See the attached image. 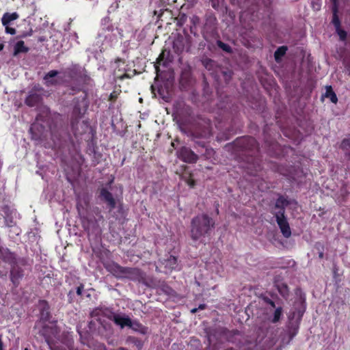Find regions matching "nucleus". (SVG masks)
Here are the masks:
<instances>
[{"label": "nucleus", "instance_id": "obj_1", "mask_svg": "<svg viewBox=\"0 0 350 350\" xmlns=\"http://www.w3.org/2000/svg\"><path fill=\"white\" fill-rule=\"evenodd\" d=\"M213 220L206 215H201L192 220L191 237L193 240L200 239L211 228L214 227Z\"/></svg>", "mask_w": 350, "mask_h": 350}, {"label": "nucleus", "instance_id": "obj_2", "mask_svg": "<svg viewBox=\"0 0 350 350\" xmlns=\"http://www.w3.org/2000/svg\"><path fill=\"white\" fill-rule=\"evenodd\" d=\"M114 323L120 325L122 328L128 326L136 329L139 325L137 323H133L130 318L124 314H114L113 317Z\"/></svg>", "mask_w": 350, "mask_h": 350}, {"label": "nucleus", "instance_id": "obj_3", "mask_svg": "<svg viewBox=\"0 0 350 350\" xmlns=\"http://www.w3.org/2000/svg\"><path fill=\"white\" fill-rule=\"evenodd\" d=\"M276 220L283 235L286 238L289 237L291 234V232L289 225L284 217V213H281L280 214H278L276 215Z\"/></svg>", "mask_w": 350, "mask_h": 350}, {"label": "nucleus", "instance_id": "obj_4", "mask_svg": "<svg viewBox=\"0 0 350 350\" xmlns=\"http://www.w3.org/2000/svg\"><path fill=\"white\" fill-rule=\"evenodd\" d=\"M178 157L185 162L192 163L197 160V156L189 149L183 148L178 152Z\"/></svg>", "mask_w": 350, "mask_h": 350}, {"label": "nucleus", "instance_id": "obj_5", "mask_svg": "<svg viewBox=\"0 0 350 350\" xmlns=\"http://www.w3.org/2000/svg\"><path fill=\"white\" fill-rule=\"evenodd\" d=\"M107 268L114 275L118 278L124 277L129 272V269H125L117 264L110 265Z\"/></svg>", "mask_w": 350, "mask_h": 350}, {"label": "nucleus", "instance_id": "obj_6", "mask_svg": "<svg viewBox=\"0 0 350 350\" xmlns=\"http://www.w3.org/2000/svg\"><path fill=\"white\" fill-rule=\"evenodd\" d=\"M269 304L273 309H274L273 315L269 317V319L273 323H277L282 316L283 310L280 306L276 307L274 302L272 301H269Z\"/></svg>", "mask_w": 350, "mask_h": 350}, {"label": "nucleus", "instance_id": "obj_7", "mask_svg": "<svg viewBox=\"0 0 350 350\" xmlns=\"http://www.w3.org/2000/svg\"><path fill=\"white\" fill-rule=\"evenodd\" d=\"M18 18V15L16 12H14L12 14L5 13L3 14V16L1 18V22L4 27H7V25H8L11 21H14V20L17 19Z\"/></svg>", "mask_w": 350, "mask_h": 350}, {"label": "nucleus", "instance_id": "obj_8", "mask_svg": "<svg viewBox=\"0 0 350 350\" xmlns=\"http://www.w3.org/2000/svg\"><path fill=\"white\" fill-rule=\"evenodd\" d=\"M40 100V96L36 93L30 94L26 99L27 105L33 107L36 105Z\"/></svg>", "mask_w": 350, "mask_h": 350}, {"label": "nucleus", "instance_id": "obj_9", "mask_svg": "<svg viewBox=\"0 0 350 350\" xmlns=\"http://www.w3.org/2000/svg\"><path fill=\"white\" fill-rule=\"evenodd\" d=\"M100 196L103 200H105L111 207L115 206V201L112 197V195L105 189H102L100 191Z\"/></svg>", "mask_w": 350, "mask_h": 350}, {"label": "nucleus", "instance_id": "obj_10", "mask_svg": "<svg viewBox=\"0 0 350 350\" xmlns=\"http://www.w3.org/2000/svg\"><path fill=\"white\" fill-rule=\"evenodd\" d=\"M27 51V48L25 46L23 41H18L14 46V55H16L20 53H25Z\"/></svg>", "mask_w": 350, "mask_h": 350}, {"label": "nucleus", "instance_id": "obj_11", "mask_svg": "<svg viewBox=\"0 0 350 350\" xmlns=\"http://www.w3.org/2000/svg\"><path fill=\"white\" fill-rule=\"evenodd\" d=\"M275 286L279 293L283 296L286 297L288 295V289L286 284L282 282H275Z\"/></svg>", "mask_w": 350, "mask_h": 350}, {"label": "nucleus", "instance_id": "obj_12", "mask_svg": "<svg viewBox=\"0 0 350 350\" xmlns=\"http://www.w3.org/2000/svg\"><path fill=\"white\" fill-rule=\"evenodd\" d=\"M325 96L326 98H328L330 99V100L334 103H337V97H336V94L332 91V88L329 86V87H327V89H326V92L325 94Z\"/></svg>", "mask_w": 350, "mask_h": 350}, {"label": "nucleus", "instance_id": "obj_13", "mask_svg": "<svg viewBox=\"0 0 350 350\" xmlns=\"http://www.w3.org/2000/svg\"><path fill=\"white\" fill-rule=\"evenodd\" d=\"M286 50L287 48L284 46L277 49L274 54L275 59L277 62H278L280 59V58L286 53Z\"/></svg>", "mask_w": 350, "mask_h": 350}, {"label": "nucleus", "instance_id": "obj_14", "mask_svg": "<svg viewBox=\"0 0 350 350\" xmlns=\"http://www.w3.org/2000/svg\"><path fill=\"white\" fill-rule=\"evenodd\" d=\"M176 258L174 256H170L165 262V267L172 270L175 268Z\"/></svg>", "mask_w": 350, "mask_h": 350}, {"label": "nucleus", "instance_id": "obj_15", "mask_svg": "<svg viewBox=\"0 0 350 350\" xmlns=\"http://www.w3.org/2000/svg\"><path fill=\"white\" fill-rule=\"evenodd\" d=\"M57 74V72L55 70L50 71L44 77V80L46 83L49 85L53 84L54 83L53 78L55 77Z\"/></svg>", "mask_w": 350, "mask_h": 350}, {"label": "nucleus", "instance_id": "obj_16", "mask_svg": "<svg viewBox=\"0 0 350 350\" xmlns=\"http://www.w3.org/2000/svg\"><path fill=\"white\" fill-rule=\"evenodd\" d=\"M300 304L301 305L300 309L298 310L297 313L293 312V316L291 317L292 319H294L296 317L299 319H300L301 318V317L305 311V306H304V304L303 301H301Z\"/></svg>", "mask_w": 350, "mask_h": 350}, {"label": "nucleus", "instance_id": "obj_17", "mask_svg": "<svg viewBox=\"0 0 350 350\" xmlns=\"http://www.w3.org/2000/svg\"><path fill=\"white\" fill-rule=\"evenodd\" d=\"M341 147L347 152L350 149V139H344L341 144Z\"/></svg>", "mask_w": 350, "mask_h": 350}, {"label": "nucleus", "instance_id": "obj_18", "mask_svg": "<svg viewBox=\"0 0 350 350\" xmlns=\"http://www.w3.org/2000/svg\"><path fill=\"white\" fill-rule=\"evenodd\" d=\"M217 44L221 49H222L224 51L226 52H229L230 51V47L228 44H224L221 41H219L217 42Z\"/></svg>", "mask_w": 350, "mask_h": 350}, {"label": "nucleus", "instance_id": "obj_19", "mask_svg": "<svg viewBox=\"0 0 350 350\" xmlns=\"http://www.w3.org/2000/svg\"><path fill=\"white\" fill-rule=\"evenodd\" d=\"M336 31L338 32V34L340 37V38L342 40H344L345 38H346V36H347V34H346V32L340 29V28H336Z\"/></svg>", "mask_w": 350, "mask_h": 350}, {"label": "nucleus", "instance_id": "obj_20", "mask_svg": "<svg viewBox=\"0 0 350 350\" xmlns=\"http://www.w3.org/2000/svg\"><path fill=\"white\" fill-rule=\"evenodd\" d=\"M5 27V32L7 33H10L11 35H14V34L16 33V30L14 28L10 27L9 25H7V27Z\"/></svg>", "mask_w": 350, "mask_h": 350}, {"label": "nucleus", "instance_id": "obj_21", "mask_svg": "<svg viewBox=\"0 0 350 350\" xmlns=\"http://www.w3.org/2000/svg\"><path fill=\"white\" fill-rule=\"evenodd\" d=\"M334 12H336L335 10H334ZM333 23L334 24L336 28H338L340 27V23H339V21L336 15V13H334V14Z\"/></svg>", "mask_w": 350, "mask_h": 350}, {"label": "nucleus", "instance_id": "obj_22", "mask_svg": "<svg viewBox=\"0 0 350 350\" xmlns=\"http://www.w3.org/2000/svg\"><path fill=\"white\" fill-rule=\"evenodd\" d=\"M120 64H124V62H122V61H121V60H120V59H118V60L114 63V67H115V68L119 67Z\"/></svg>", "mask_w": 350, "mask_h": 350}, {"label": "nucleus", "instance_id": "obj_23", "mask_svg": "<svg viewBox=\"0 0 350 350\" xmlns=\"http://www.w3.org/2000/svg\"><path fill=\"white\" fill-rule=\"evenodd\" d=\"M115 75H116V76H115L116 77L119 78L120 79H122L126 77L124 75H123V76L119 75L116 71H115Z\"/></svg>", "mask_w": 350, "mask_h": 350}, {"label": "nucleus", "instance_id": "obj_24", "mask_svg": "<svg viewBox=\"0 0 350 350\" xmlns=\"http://www.w3.org/2000/svg\"><path fill=\"white\" fill-rule=\"evenodd\" d=\"M224 76H229V77H230L231 76V72L230 71L224 72Z\"/></svg>", "mask_w": 350, "mask_h": 350}, {"label": "nucleus", "instance_id": "obj_25", "mask_svg": "<svg viewBox=\"0 0 350 350\" xmlns=\"http://www.w3.org/2000/svg\"><path fill=\"white\" fill-rule=\"evenodd\" d=\"M77 293L78 295H81V287H78L77 288Z\"/></svg>", "mask_w": 350, "mask_h": 350}, {"label": "nucleus", "instance_id": "obj_26", "mask_svg": "<svg viewBox=\"0 0 350 350\" xmlns=\"http://www.w3.org/2000/svg\"><path fill=\"white\" fill-rule=\"evenodd\" d=\"M198 310V308H193V309H192V310H191V312L192 313H195V312H197V310Z\"/></svg>", "mask_w": 350, "mask_h": 350}, {"label": "nucleus", "instance_id": "obj_27", "mask_svg": "<svg viewBox=\"0 0 350 350\" xmlns=\"http://www.w3.org/2000/svg\"><path fill=\"white\" fill-rule=\"evenodd\" d=\"M4 48V44H0V51L3 50Z\"/></svg>", "mask_w": 350, "mask_h": 350}, {"label": "nucleus", "instance_id": "obj_28", "mask_svg": "<svg viewBox=\"0 0 350 350\" xmlns=\"http://www.w3.org/2000/svg\"><path fill=\"white\" fill-rule=\"evenodd\" d=\"M198 308L199 309H202V310L204 309V305H203V304L200 305Z\"/></svg>", "mask_w": 350, "mask_h": 350}, {"label": "nucleus", "instance_id": "obj_29", "mask_svg": "<svg viewBox=\"0 0 350 350\" xmlns=\"http://www.w3.org/2000/svg\"><path fill=\"white\" fill-rule=\"evenodd\" d=\"M77 209H78V211H79V213L81 214V210H80V208H79V205L77 206Z\"/></svg>", "mask_w": 350, "mask_h": 350}, {"label": "nucleus", "instance_id": "obj_30", "mask_svg": "<svg viewBox=\"0 0 350 350\" xmlns=\"http://www.w3.org/2000/svg\"><path fill=\"white\" fill-rule=\"evenodd\" d=\"M36 125H33L31 128V131H32L34 128H35Z\"/></svg>", "mask_w": 350, "mask_h": 350}, {"label": "nucleus", "instance_id": "obj_31", "mask_svg": "<svg viewBox=\"0 0 350 350\" xmlns=\"http://www.w3.org/2000/svg\"><path fill=\"white\" fill-rule=\"evenodd\" d=\"M155 69H156L157 72H158V71H159V70H158V68H157V66H155Z\"/></svg>", "mask_w": 350, "mask_h": 350}, {"label": "nucleus", "instance_id": "obj_32", "mask_svg": "<svg viewBox=\"0 0 350 350\" xmlns=\"http://www.w3.org/2000/svg\"><path fill=\"white\" fill-rule=\"evenodd\" d=\"M25 350H28L27 349H25Z\"/></svg>", "mask_w": 350, "mask_h": 350}]
</instances>
